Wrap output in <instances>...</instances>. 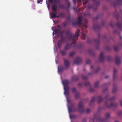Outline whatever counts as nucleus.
<instances>
[{
    "mask_svg": "<svg viewBox=\"0 0 122 122\" xmlns=\"http://www.w3.org/2000/svg\"><path fill=\"white\" fill-rule=\"evenodd\" d=\"M80 32L79 29L77 30L76 31L75 34L72 33L70 29H68L65 31V32L67 35L66 38L69 41H74V44L76 43V41L78 39V38L79 37V33Z\"/></svg>",
    "mask_w": 122,
    "mask_h": 122,
    "instance_id": "nucleus-1",
    "label": "nucleus"
},
{
    "mask_svg": "<svg viewBox=\"0 0 122 122\" xmlns=\"http://www.w3.org/2000/svg\"><path fill=\"white\" fill-rule=\"evenodd\" d=\"M109 95H107L106 96L105 99L106 101L104 103V105L106 108H110L112 107H116L117 106V103L114 102L115 99V97H113L111 98H109Z\"/></svg>",
    "mask_w": 122,
    "mask_h": 122,
    "instance_id": "nucleus-2",
    "label": "nucleus"
},
{
    "mask_svg": "<svg viewBox=\"0 0 122 122\" xmlns=\"http://www.w3.org/2000/svg\"><path fill=\"white\" fill-rule=\"evenodd\" d=\"M105 120V119L99 117L97 113L94 115V118L90 120V122H91V121L92 122H94L95 121H96L97 122H104Z\"/></svg>",
    "mask_w": 122,
    "mask_h": 122,
    "instance_id": "nucleus-3",
    "label": "nucleus"
},
{
    "mask_svg": "<svg viewBox=\"0 0 122 122\" xmlns=\"http://www.w3.org/2000/svg\"><path fill=\"white\" fill-rule=\"evenodd\" d=\"M78 111L80 113H83L84 112V107L83 105L82 102L80 101L78 104Z\"/></svg>",
    "mask_w": 122,
    "mask_h": 122,
    "instance_id": "nucleus-4",
    "label": "nucleus"
},
{
    "mask_svg": "<svg viewBox=\"0 0 122 122\" xmlns=\"http://www.w3.org/2000/svg\"><path fill=\"white\" fill-rule=\"evenodd\" d=\"M66 42V41L65 40V38L63 37V36H61V39L58 41V42L57 43L58 47L60 48L61 47L62 43Z\"/></svg>",
    "mask_w": 122,
    "mask_h": 122,
    "instance_id": "nucleus-5",
    "label": "nucleus"
},
{
    "mask_svg": "<svg viewBox=\"0 0 122 122\" xmlns=\"http://www.w3.org/2000/svg\"><path fill=\"white\" fill-rule=\"evenodd\" d=\"M78 21L75 22H73L72 23V25H80L81 24L82 17V16H79L77 17Z\"/></svg>",
    "mask_w": 122,
    "mask_h": 122,
    "instance_id": "nucleus-6",
    "label": "nucleus"
},
{
    "mask_svg": "<svg viewBox=\"0 0 122 122\" xmlns=\"http://www.w3.org/2000/svg\"><path fill=\"white\" fill-rule=\"evenodd\" d=\"M74 105L73 104L71 103L70 104V106L68 107V109L69 112H72L76 111L77 110L76 109L74 108Z\"/></svg>",
    "mask_w": 122,
    "mask_h": 122,
    "instance_id": "nucleus-7",
    "label": "nucleus"
},
{
    "mask_svg": "<svg viewBox=\"0 0 122 122\" xmlns=\"http://www.w3.org/2000/svg\"><path fill=\"white\" fill-rule=\"evenodd\" d=\"M72 41L71 44L69 43H67L65 46L64 47V50H65L67 51L71 48V45L73 44L74 45H75V43L74 44V41Z\"/></svg>",
    "mask_w": 122,
    "mask_h": 122,
    "instance_id": "nucleus-8",
    "label": "nucleus"
},
{
    "mask_svg": "<svg viewBox=\"0 0 122 122\" xmlns=\"http://www.w3.org/2000/svg\"><path fill=\"white\" fill-rule=\"evenodd\" d=\"M103 55V52H102L100 53L99 56V61L101 62H103L105 60V57Z\"/></svg>",
    "mask_w": 122,
    "mask_h": 122,
    "instance_id": "nucleus-9",
    "label": "nucleus"
},
{
    "mask_svg": "<svg viewBox=\"0 0 122 122\" xmlns=\"http://www.w3.org/2000/svg\"><path fill=\"white\" fill-rule=\"evenodd\" d=\"M62 82L64 86V88H69L68 84L69 83V81L68 80H65L63 81Z\"/></svg>",
    "mask_w": 122,
    "mask_h": 122,
    "instance_id": "nucleus-10",
    "label": "nucleus"
},
{
    "mask_svg": "<svg viewBox=\"0 0 122 122\" xmlns=\"http://www.w3.org/2000/svg\"><path fill=\"white\" fill-rule=\"evenodd\" d=\"M64 62L66 67L65 68L66 69H67V68H68L69 67L70 63L68 60L66 59H64Z\"/></svg>",
    "mask_w": 122,
    "mask_h": 122,
    "instance_id": "nucleus-11",
    "label": "nucleus"
},
{
    "mask_svg": "<svg viewBox=\"0 0 122 122\" xmlns=\"http://www.w3.org/2000/svg\"><path fill=\"white\" fill-rule=\"evenodd\" d=\"M81 58L79 57H77L75 59L73 63L75 64H78L81 62Z\"/></svg>",
    "mask_w": 122,
    "mask_h": 122,
    "instance_id": "nucleus-12",
    "label": "nucleus"
},
{
    "mask_svg": "<svg viewBox=\"0 0 122 122\" xmlns=\"http://www.w3.org/2000/svg\"><path fill=\"white\" fill-rule=\"evenodd\" d=\"M121 62L120 58L119 57L117 56L115 58V63L117 64H119Z\"/></svg>",
    "mask_w": 122,
    "mask_h": 122,
    "instance_id": "nucleus-13",
    "label": "nucleus"
},
{
    "mask_svg": "<svg viewBox=\"0 0 122 122\" xmlns=\"http://www.w3.org/2000/svg\"><path fill=\"white\" fill-rule=\"evenodd\" d=\"M69 88H64V93L66 96H68L69 95Z\"/></svg>",
    "mask_w": 122,
    "mask_h": 122,
    "instance_id": "nucleus-14",
    "label": "nucleus"
},
{
    "mask_svg": "<svg viewBox=\"0 0 122 122\" xmlns=\"http://www.w3.org/2000/svg\"><path fill=\"white\" fill-rule=\"evenodd\" d=\"M117 86L115 84L113 85V87L112 89V92L113 93H115L117 91Z\"/></svg>",
    "mask_w": 122,
    "mask_h": 122,
    "instance_id": "nucleus-15",
    "label": "nucleus"
},
{
    "mask_svg": "<svg viewBox=\"0 0 122 122\" xmlns=\"http://www.w3.org/2000/svg\"><path fill=\"white\" fill-rule=\"evenodd\" d=\"M78 79V77L77 76L75 75L71 77V80L72 81H76Z\"/></svg>",
    "mask_w": 122,
    "mask_h": 122,
    "instance_id": "nucleus-16",
    "label": "nucleus"
},
{
    "mask_svg": "<svg viewBox=\"0 0 122 122\" xmlns=\"http://www.w3.org/2000/svg\"><path fill=\"white\" fill-rule=\"evenodd\" d=\"M52 8L53 11L56 12L57 10V5L55 4V5H52Z\"/></svg>",
    "mask_w": 122,
    "mask_h": 122,
    "instance_id": "nucleus-17",
    "label": "nucleus"
},
{
    "mask_svg": "<svg viewBox=\"0 0 122 122\" xmlns=\"http://www.w3.org/2000/svg\"><path fill=\"white\" fill-rule=\"evenodd\" d=\"M117 71V70L115 69H114L113 75V79L114 80H115L116 78L117 77L116 75Z\"/></svg>",
    "mask_w": 122,
    "mask_h": 122,
    "instance_id": "nucleus-18",
    "label": "nucleus"
},
{
    "mask_svg": "<svg viewBox=\"0 0 122 122\" xmlns=\"http://www.w3.org/2000/svg\"><path fill=\"white\" fill-rule=\"evenodd\" d=\"M51 17L52 18H55L56 17V13L54 12L51 13L50 14Z\"/></svg>",
    "mask_w": 122,
    "mask_h": 122,
    "instance_id": "nucleus-19",
    "label": "nucleus"
},
{
    "mask_svg": "<svg viewBox=\"0 0 122 122\" xmlns=\"http://www.w3.org/2000/svg\"><path fill=\"white\" fill-rule=\"evenodd\" d=\"M122 5V0H117L116 5H115V7H116V5Z\"/></svg>",
    "mask_w": 122,
    "mask_h": 122,
    "instance_id": "nucleus-20",
    "label": "nucleus"
},
{
    "mask_svg": "<svg viewBox=\"0 0 122 122\" xmlns=\"http://www.w3.org/2000/svg\"><path fill=\"white\" fill-rule=\"evenodd\" d=\"M103 100V99L102 98V97L100 96L98 97H97V101L98 103H99L102 101Z\"/></svg>",
    "mask_w": 122,
    "mask_h": 122,
    "instance_id": "nucleus-21",
    "label": "nucleus"
},
{
    "mask_svg": "<svg viewBox=\"0 0 122 122\" xmlns=\"http://www.w3.org/2000/svg\"><path fill=\"white\" fill-rule=\"evenodd\" d=\"M93 28L94 30L99 29L100 28V26L98 25H95L94 24L93 26Z\"/></svg>",
    "mask_w": 122,
    "mask_h": 122,
    "instance_id": "nucleus-22",
    "label": "nucleus"
},
{
    "mask_svg": "<svg viewBox=\"0 0 122 122\" xmlns=\"http://www.w3.org/2000/svg\"><path fill=\"white\" fill-rule=\"evenodd\" d=\"M66 51H65L64 50H61L60 51V53L62 55V56H65V55L66 54Z\"/></svg>",
    "mask_w": 122,
    "mask_h": 122,
    "instance_id": "nucleus-23",
    "label": "nucleus"
},
{
    "mask_svg": "<svg viewBox=\"0 0 122 122\" xmlns=\"http://www.w3.org/2000/svg\"><path fill=\"white\" fill-rule=\"evenodd\" d=\"M80 96V94L77 91H76L75 93V97L76 99H78L79 96Z\"/></svg>",
    "mask_w": 122,
    "mask_h": 122,
    "instance_id": "nucleus-24",
    "label": "nucleus"
},
{
    "mask_svg": "<svg viewBox=\"0 0 122 122\" xmlns=\"http://www.w3.org/2000/svg\"><path fill=\"white\" fill-rule=\"evenodd\" d=\"M56 34L58 36H59V33L60 32V30L59 29L56 30H54Z\"/></svg>",
    "mask_w": 122,
    "mask_h": 122,
    "instance_id": "nucleus-25",
    "label": "nucleus"
},
{
    "mask_svg": "<svg viewBox=\"0 0 122 122\" xmlns=\"http://www.w3.org/2000/svg\"><path fill=\"white\" fill-rule=\"evenodd\" d=\"M93 41L95 42L97 45H99L100 44V40L99 39H97V40H94Z\"/></svg>",
    "mask_w": 122,
    "mask_h": 122,
    "instance_id": "nucleus-26",
    "label": "nucleus"
},
{
    "mask_svg": "<svg viewBox=\"0 0 122 122\" xmlns=\"http://www.w3.org/2000/svg\"><path fill=\"white\" fill-rule=\"evenodd\" d=\"M96 98V97L95 96H94L92 98L90 102L91 105L92 103H93L94 102Z\"/></svg>",
    "mask_w": 122,
    "mask_h": 122,
    "instance_id": "nucleus-27",
    "label": "nucleus"
},
{
    "mask_svg": "<svg viewBox=\"0 0 122 122\" xmlns=\"http://www.w3.org/2000/svg\"><path fill=\"white\" fill-rule=\"evenodd\" d=\"M81 38L82 39H85L86 35L83 32H81Z\"/></svg>",
    "mask_w": 122,
    "mask_h": 122,
    "instance_id": "nucleus-28",
    "label": "nucleus"
},
{
    "mask_svg": "<svg viewBox=\"0 0 122 122\" xmlns=\"http://www.w3.org/2000/svg\"><path fill=\"white\" fill-rule=\"evenodd\" d=\"M110 113H107L105 114V116L106 119H107L109 118L110 117Z\"/></svg>",
    "mask_w": 122,
    "mask_h": 122,
    "instance_id": "nucleus-29",
    "label": "nucleus"
},
{
    "mask_svg": "<svg viewBox=\"0 0 122 122\" xmlns=\"http://www.w3.org/2000/svg\"><path fill=\"white\" fill-rule=\"evenodd\" d=\"M59 8L60 9H64L65 8L64 6L62 4H59L58 6Z\"/></svg>",
    "mask_w": 122,
    "mask_h": 122,
    "instance_id": "nucleus-30",
    "label": "nucleus"
},
{
    "mask_svg": "<svg viewBox=\"0 0 122 122\" xmlns=\"http://www.w3.org/2000/svg\"><path fill=\"white\" fill-rule=\"evenodd\" d=\"M99 81H96L94 84V86L95 88H97L99 84Z\"/></svg>",
    "mask_w": 122,
    "mask_h": 122,
    "instance_id": "nucleus-31",
    "label": "nucleus"
},
{
    "mask_svg": "<svg viewBox=\"0 0 122 122\" xmlns=\"http://www.w3.org/2000/svg\"><path fill=\"white\" fill-rule=\"evenodd\" d=\"M117 25L118 28L121 29L122 28V25L120 23H117Z\"/></svg>",
    "mask_w": 122,
    "mask_h": 122,
    "instance_id": "nucleus-32",
    "label": "nucleus"
},
{
    "mask_svg": "<svg viewBox=\"0 0 122 122\" xmlns=\"http://www.w3.org/2000/svg\"><path fill=\"white\" fill-rule=\"evenodd\" d=\"M63 67H61L59 68V67L58 68V71L59 72H60L62 71L63 70Z\"/></svg>",
    "mask_w": 122,
    "mask_h": 122,
    "instance_id": "nucleus-33",
    "label": "nucleus"
},
{
    "mask_svg": "<svg viewBox=\"0 0 122 122\" xmlns=\"http://www.w3.org/2000/svg\"><path fill=\"white\" fill-rule=\"evenodd\" d=\"M75 52L74 51L71 52L69 53V56L71 57H72L75 54Z\"/></svg>",
    "mask_w": 122,
    "mask_h": 122,
    "instance_id": "nucleus-34",
    "label": "nucleus"
},
{
    "mask_svg": "<svg viewBox=\"0 0 122 122\" xmlns=\"http://www.w3.org/2000/svg\"><path fill=\"white\" fill-rule=\"evenodd\" d=\"M114 15L116 17L117 19H118L119 18V14L118 13L115 12L114 13Z\"/></svg>",
    "mask_w": 122,
    "mask_h": 122,
    "instance_id": "nucleus-35",
    "label": "nucleus"
},
{
    "mask_svg": "<svg viewBox=\"0 0 122 122\" xmlns=\"http://www.w3.org/2000/svg\"><path fill=\"white\" fill-rule=\"evenodd\" d=\"M85 86H89L91 87V86L90 83L88 82H86L85 83Z\"/></svg>",
    "mask_w": 122,
    "mask_h": 122,
    "instance_id": "nucleus-36",
    "label": "nucleus"
},
{
    "mask_svg": "<svg viewBox=\"0 0 122 122\" xmlns=\"http://www.w3.org/2000/svg\"><path fill=\"white\" fill-rule=\"evenodd\" d=\"M87 20H86L85 23L84 24V26L86 28H87Z\"/></svg>",
    "mask_w": 122,
    "mask_h": 122,
    "instance_id": "nucleus-37",
    "label": "nucleus"
},
{
    "mask_svg": "<svg viewBox=\"0 0 122 122\" xmlns=\"http://www.w3.org/2000/svg\"><path fill=\"white\" fill-rule=\"evenodd\" d=\"M59 14L60 17H65V15L63 13H60Z\"/></svg>",
    "mask_w": 122,
    "mask_h": 122,
    "instance_id": "nucleus-38",
    "label": "nucleus"
},
{
    "mask_svg": "<svg viewBox=\"0 0 122 122\" xmlns=\"http://www.w3.org/2000/svg\"><path fill=\"white\" fill-rule=\"evenodd\" d=\"M89 53L92 55H93L94 54L93 52V51L92 50H89Z\"/></svg>",
    "mask_w": 122,
    "mask_h": 122,
    "instance_id": "nucleus-39",
    "label": "nucleus"
},
{
    "mask_svg": "<svg viewBox=\"0 0 122 122\" xmlns=\"http://www.w3.org/2000/svg\"><path fill=\"white\" fill-rule=\"evenodd\" d=\"M114 49L116 51H117L119 50V48L118 46H114Z\"/></svg>",
    "mask_w": 122,
    "mask_h": 122,
    "instance_id": "nucleus-40",
    "label": "nucleus"
},
{
    "mask_svg": "<svg viewBox=\"0 0 122 122\" xmlns=\"http://www.w3.org/2000/svg\"><path fill=\"white\" fill-rule=\"evenodd\" d=\"M81 76L82 79L84 80H86L87 78V77L86 76L83 75H82Z\"/></svg>",
    "mask_w": 122,
    "mask_h": 122,
    "instance_id": "nucleus-41",
    "label": "nucleus"
},
{
    "mask_svg": "<svg viewBox=\"0 0 122 122\" xmlns=\"http://www.w3.org/2000/svg\"><path fill=\"white\" fill-rule=\"evenodd\" d=\"M112 57L110 56H107V60L109 61H112Z\"/></svg>",
    "mask_w": 122,
    "mask_h": 122,
    "instance_id": "nucleus-42",
    "label": "nucleus"
},
{
    "mask_svg": "<svg viewBox=\"0 0 122 122\" xmlns=\"http://www.w3.org/2000/svg\"><path fill=\"white\" fill-rule=\"evenodd\" d=\"M76 89L75 88L73 87L72 88V92H75V93L76 91Z\"/></svg>",
    "mask_w": 122,
    "mask_h": 122,
    "instance_id": "nucleus-43",
    "label": "nucleus"
},
{
    "mask_svg": "<svg viewBox=\"0 0 122 122\" xmlns=\"http://www.w3.org/2000/svg\"><path fill=\"white\" fill-rule=\"evenodd\" d=\"M55 4H56L57 3H59L60 2V0H55L54 1Z\"/></svg>",
    "mask_w": 122,
    "mask_h": 122,
    "instance_id": "nucleus-44",
    "label": "nucleus"
},
{
    "mask_svg": "<svg viewBox=\"0 0 122 122\" xmlns=\"http://www.w3.org/2000/svg\"><path fill=\"white\" fill-rule=\"evenodd\" d=\"M65 0V1H66L67 2V4L68 7H69L70 6V3L68 1V0Z\"/></svg>",
    "mask_w": 122,
    "mask_h": 122,
    "instance_id": "nucleus-45",
    "label": "nucleus"
},
{
    "mask_svg": "<svg viewBox=\"0 0 122 122\" xmlns=\"http://www.w3.org/2000/svg\"><path fill=\"white\" fill-rule=\"evenodd\" d=\"M95 90L94 89L92 88H91L89 90L90 92H93Z\"/></svg>",
    "mask_w": 122,
    "mask_h": 122,
    "instance_id": "nucleus-46",
    "label": "nucleus"
},
{
    "mask_svg": "<svg viewBox=\"0 0 122 122\" xmlns=\"http://www.w3.org/2000/svg\"><path fill=\"white\" fill-rule=\"evenodd\" d=\"M99 17V16H97L95 18H94L93 19V20L94 21H95L96 20L98 19Z\"/></svg>",
    "mask_w": 122,
    "mask_h": 122,
    "instance_id": "nucleus-47",
    "label": "nucleus"
},
{
    "mask_svg": "<svg viewBox=\"0 0 122 122\" xmlns=\"http://www.w3.org/2000/svg\"><path fill=\"white\" fill-rule=\"evenodd\" d=\"M118 114L119 116H122V111H120L118 113Z\"/></svg>",
    "mask_w": 122,
    "mask_h": 122,
    "instance_id": "nucleus-48",
    "label": "nucleus"
},
{
    "mask_svg": "<svg viewBox=\"0 0 122 122\" xmlns=\"http://www.w3.org/2000/svg\"><path fill=\"white\" fill-rule=\"evenodd\" d=\"M90 62V61L89 60H87L86 61V64H89Z\"/></svg>",
    "mask_w": 122,
    "mask_h": 122,
    "instance_id": "nucleus-49",
    "label": "nucleus"
},
{
    "mask_svg": "<svg viewBox=\"0 0 122 122\" xmlns=\"http://www.w3.org/2000/svg\"><path fill=\"white\" fill-rule=\"evenodd\" d=\"M87 42L88 43H92V41L89 39H88L87 40Z\"/></svg>",
    "mask_w": 122,
    "mask_h": 122,
    "instance_id": "nucleus-50",
    "label": "nucleus"
},
{
    "mask_svg": "<svg viewBox=\"0 0 122 122\" xmlns=\"http://www.w3.org/2000/svg\"><path fill=\"white\" fill-rule=\"evenodd\" d=\"M84 15L85 16H87L89 15L90 14L89 13H85L84 14Z\"/></svg>",
    "mask_w": 122,
    "mask_h": 122,
    "instance_id": "nucleus-51",
    "label": "nucleus"
},
{
    "mask_svg": "<svg viewBox=\"0 0 122 122\" xmlns=\"http://www.w3.org/2000/svg\"><path fill=\"white\" fill-rule=\"evenodd\" d=\"M90 112V110L88 108H87L86 109V113H89Z\"/></svg>",
    "mask_w": 122,
    "mask_h": 122,
    "instance_id": "nucleus-52",
    "label": "nucleus"
},
{
    "mask_svg": "<svg viewBox=\"0 0 122 122\" xmlns=\"http://www.w3.org/2000/svg\"><path fill=\"white\" fill-rule=\"evenodd\" d=\"M86 118H84L82 121V122H86Z\"/></svg>",
    "mask_w": 122,
    "mask_h": 122,
    "instance_id": "nucleus-53",
    "label": "nucleus"
},
{
    "mask_svg": "<svg viewBox=\"0 0 122 122\" xmlns=\"http://www.w3.org/2000/svg\"><path fill=\"white\" fill-rule=\"evenodd\" d=\"M100 68L99 67H98V68H97L96 70V71H95V73H97L98 72V71L99 70H100Z\"/></svg>",
    "mask_w": 122,
    "mask_h": 122,
    "instance_id": "nucleus-54",
    "label": "nucleus"
},
{
    "mask_svg": "<svg viewBox=\"0 0 122 122\" xmlns=\"http://www.w3.org/2000/svg\"><path fill=\"white\" fill-rule=\"evenodd\" d=\"M88 0H87L83 3V5H85L88 2Z\"/></svg>",
    "mask_w": 122,
    "mask_h": 122,
    "instance_id": "nucleus-55",
    "label": "nucleus"
},
{
    "mask_svg": "<svg viewBox=\"0 0 122 122\" xmlns=\"http://www.w3.org/2000/svg\"><path fill=\"white\" fill-rule=\"evenodd\" d=\"M48 1L50 3H52L53 2V0H48Z\"/></svg>",
    "mask_w": 122,
    "mask_h": 122,
    "instance_id": "nucleus-56",
    "label": "nucleus"
},
{
    "mask_svg": "<svg viewBox=\"0 0 122 122\" xmlns=\"http://www.w3.org/2000/svg\"><path fill=\"white\" fill-rule=\"evenodd\" d=\"M101 109V107H99L98 109V110H97L98 111V112H99L100 111Z\"/></svg>",
    "mask_w": 122,
    "mask_h": 122,
    "instance_id": "nucleus-57",
    "label": "nucleus"
},
{
    "mask_svg": "<svg viewBox=\"0 0 122 122\" xmlns=\"http://www.w3.org/2000/svg\"><path fill=\"white\" fill-rule=\"evenodd\" d=\"M110 25L111 26V27H113V25L112 22H110Z\"/></svg>",
    "mask_w": 122,
    "mask_h": 122,
    "instance_id": "nucleus-58",
    "label": "nucleus"
},
{
    "mask_svg": "<svg viewBox=\"0 0 122 122\" xmlns=\"http://www.w3.org/2000/svg\"><path fill=\"white\" fill-rule=\"evenodd\" d=\"M78 85L80 86H81L83 85L82 83H80L78 84Z\"/></svg>",
    "mask_w": 122,
    "mask_h": 122,
    "instance_id": "nucleus-59",
    "label": "nucleus"
},
{
    "mask_svg": "<svg viewBox=\"0 0 122 122\" xmlns=\"http://www.w3.org/2000/svg\"><path fill=\"white\" fill-rule=\"evenodd\" d=\"M107 84H105L102 86V87H106Z\"/></svg>",
    "mask_w": 122,
    "mask_h": 122,
    "instance_id": "nucleus-60",
    "label": "nucleus"
},
{
    "mask_svg": "<svg viewBox=\"0 0 122 122\" xmlns=\"http://www.w3.org/2000/svg\"><path fill=\"white\" fill-rule=\"evenodd\" d=\"M64 32V31H63L61 32V34L60 35V36H61H61H62V34Z\"/></svg>",
    "mask_w": 122,
    "mask_h": 122,
    "instance_id": "nucleus-61",
    "label": "nucleus"
},
{
    "mask_svg": "<svg viewBox=\"0 0 122 122\" xmlns=\"http://www.w3.org/2000/svg\"><path fill=\"white\" fill-rule=\"evenodd\" d=\"M42 0H39L37 1V3H39L40 2H42Z\"/></svg>",
    "mask_w": 122,
    "mask_h": 122,
    "instance_id": "nucleus-62",
    "label": "nucleus"
},
{
    "mask_svg": "<svg viewBox=\"0 0 122 122\" xmlns=\"http://www.w3.org/2000/svg\"><path fill=\"white\" fill-rule=\"evenodd\" d=\"M92 8V6H89L88 7V9H90Z\"/></svg>",
    "mask_w": 122,
    "mask_h": 122,
    "instance_id": "nucleus-63",
    "label": "nucleus"
},
{
    "mask_svg": "<svg viewBox=\"0 0 122 122\" xmlns=\"http://www.w3.org/2000/svg\"><path fill=\"white\" fill-rule=\"evenodd\" d=\"M106 49L107 50H109L110 49V48L108 47H106Z\"/></svg>",
    "mask_w": 122,
    "mask_h": 122,
    "instance_id": "nucleus-64",
    "label": "nucleus"
}]
</instances>
